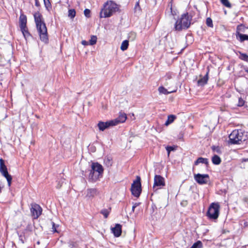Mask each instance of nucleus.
<instances>
[{
  "mask_svg": "<svg viewBox=\"0 0 248 248\" xmlns=\"http://www.w3.org/2000/svg\"><path fill=\"white\" fill-rule=\"evenodd\" d=\"M97 125L100 131H104L106 128H108L111 126H113L112 125V123H111V121L106 122L100 121L98 123Z\"/></svg>",
  "mask_w": 248,
  "mask_h": 248,
  "instance_id": "nucleus-15",
  "label": "nucleus"
},
{
  "mask_svg": "<svg viewBox=\"0 0 248 248\" xmlns=\"http://www.w3.org/2000/svg\"><path fill=\"white\" fill-rule=\"evenodd\" d=\"M20 29L24 38L26 39H27V38H28L31 35L28 31L27 26L22 27H20Z\"/></svg>",
  "mask_w": 248,
  "mask_h": 248,
  "instance_id": "nucleus-23",
  "label": "nucleus"
},
{
  "mask_svg": "<svg viewBox=\"0 0 248 248\" xmlns=\"http://www.w3.org/2000/svg\"><path fill=\"white\" fill-rule=\"evenodd\" d=\"M166 149L168 152V155H169L170 152L175 150V148L172 146H167Z\"/></svg>",
  "mask_w": 248,
  "mask_h": 248,
  "instance_id": "nucleus-41",
  "label": "nucleus"
},
{
  "mask_svg": "<svg viewBox=\"0 0 248 248\" xmlns=\"http://www.w3.org/2000/svg\"><path fill=\"white\" fill-rule=\"evenodd\" d=\"M95 172H96L94 171L91 169L88 176V180L89 182H95L99 179L100 176H99V175H98V174Z\"/></svg>",
  "mask_w": 248,
  "mask_h": 248,
  "instance_id": "nucleus-14",
  "label": "nucleus"
},
{
  "mask_svg": "<svg viewBox=\"0 0 248 248\" xmlns=\"http://www.w3.org/2000/svg\"><path fill=\"white\" fill-rule=\"evenodd\" d=\"M129 43L128 40H124L123 41L121 46V49L123 51H124L128 48Z\"/></svg>",
  "mask_w": 248,
  "mask_h": 248,
  "instance_id": "nucleus-28",
  "label": "nucleus"
},
{
  "mask_svg": "<svg viewBox=\"0 0 248 248\" xmlns=\"http://www.w3.org/2000/svg\"><path fill=\"white\" fill-rule=\"evenodd\" d=\"M35 5L38 7H40V3H39L38 0H35Z\"/></svg>",
  "mask_w": 248,
  "mask_h": 248,
  "instance_id": "nucleus-46",
  "label": "nucleus"
},
{
  "mask_svg": "<svg viewBox=\"0 0 248 248\" xmlns=\"http://www.w3.org/2000/svg\"><path fill=\"white\" fill-rule=\"evenodd\" d=\"M20 29L24 38L26 39H27V38H28L31 35L28 31L27 26L22 27H20Z\"/></svg>",
  "mask_w": 248,
  "mask_h": 248,
  "instance_id": "nucleus-22",
  "label": "nucleus"
},
{
  "mask_svg": "<svg viewBox=\"0 0 248 248\" xmlns=\"http://www.w3.org/2000/svg\"><path fill=\"white\" fill-rule=\"evenodd\" d=\"M229 138V143L231 144H240L246 140L244 132L241 129L233 130L230 134Z\"/></svg>",
  "mask_w": 248,
  "mask_h": 248,
  "instance_id": "nucleus-4",
  "label": "nucleus"
},
{
  "mask_svg": "<svg viewBox=\"0 0 248 248\" xmlns=\"http://www.w3.org/2000/svg\"><path fill=\"white\" fill-rule=\"evenodd\" d=\"M236 39L240 42H243L244 41L247 40L248 41V35L247 34H239V36L236 37Z\"/></svg>",
  "mask_w": 248,
  "mask_h": 248,
  "instance_id": "nucleus-27",
  "label": "nucleus"
},
{
  "mask_svg": "<svg viewBox=\"0 0 248 248\" xmlns=\"http://www.w3.org/2000/svg\"><path fill=\"white\" fill-rule=\"evenodd\" d=\"M84 14L87 17H90L91 16V11L88 9H85L84 11Z\"/></svg>",
  "mask_w": 248,
  "mask_h": 248,
  "instance_id": "nucleus-39",
  "label": "nucleus"
},
{
  "mask_svg": "<svg viewBox=\"0 0 248 248\" xmlns=\"http://www.w3.org/2000/svg\"><path fill=\"white\" fill-rule=\"evenodd\" d=\"M160 94H168L175 91H168V90L163 86H160L158 89Z\"/></svg>",
  "mask_w": 248,
  "mask_h": 248,
  "instance_id": "nucleus-25",
  "label": "nucleus"
},
{
  "mask_svg": "<svg viewBox=\"0 0 248 248\" xmlns=\"http://www.w3.org/2000/svg\"><path fill=\"white\" fill-rule=\"evenodd\" d=\"M200 163L204 164L206 165H208V159L206 158H203L202 157H200L198 158V159L194 162V165L197 166Z\"/></svg>",
  "mask_w": 248,
  "mask_h": 248,
  "instance_id": "nucleus-21",
  "label": "nucleus"
},
{
  "mask_svg": "<svg viewBox=\"0 0 248 248\" xmlns=\"http://www.w3.org/2000/svg\"><path fill=\"white\" fill-rule=\"evenodd\" d=\"M99 194V192L96 188H88L87 190L86 197L92 199Z\"/></svg>",
  "mask_w": 248,
  "mask_h": 248,
  "instance_id": "nucleus-13",
  "label": "nucleus"
},
{
  "mask_svg": "<svg viewBox=\"0 0 248 248\" xmlns=\"http://www.w3.org/2000/svg\"><path fill=\"white\" fill-rule=\"evenodd\" d=\"M209 70L207 72L206 75L202 78L199 79L198 81V86H203L205 85L208 80Z\"/></svg>",
  "mask_w": 248,
  "mask_h": 248,
  "instance_id": "nucleus-19",
  "label": "nucleus"
},
{
  "mask_svg": "<svg viewBox=\"0 0 248 248\" xmlns=\"http://www.w3.org/2000/svg\"><path fill=\"white\" fill-rule=\"evenodd\" d=\"M212 149L214 151H216L217 153H220V149L218 147L213 146H212Z\"/></svg>",
  "mask_w": 248,
  "mask_h": 248,
  "instance_id": "nucleus-43",
  "label": "nucleus"
},
{
  "mask_svg": "<svg viewBox=\"0 0 248 248\" xmlns=\"http://www.w3.org/2000/svg\"><path fill=\"white\" fill-rule=\"evenodd\" d=\"M119 11V6L112 0H108L103 4L99 16L100 18H107L111 16L116 12Z\"/></svg>",
  "mask_w": 248,
  "mask_h": 248,
  "instance_id": "nucleus-2",
  "label": "nucleus"
},
{
  "mask_svg": "<svg viewBox=\"0 0 248 248\" xmlns=\"http://www.w3.org/2000/svg\"><path fill=\"white\" fill-rule=\"evenodd\" d=\"M31 212L34 219H37L41 215L42 209L41 206L36 203L31 204Z\"/></svg>",
  "mask_w": 248,
  "mask_h": 248,
  "instance_id": "nucleus-8",
  "label": "nucleus"
},
{
  "mask_svg": "<svg viewBox=\"0 0 248 248\" xmlns=\"http://www.w3.org/2000/svg\"><path fill=\"white\" fill-rule=\"evenodd\" d=\"M138 205V204L137 203H135L133 206H132V212H134L135 208Z\"/></svg>",
  "mask_w": 248,
  "mask_h": 248,
  "instance_id": "nucleus-47",
  "label": "nucleus"
},
{
  "mask_svg": "<svg viewBox=\"0 0 248 248\" xmlns=\"http://www.w3.org/2000/svg\"><path fill=\"white\" fill-rule=\"evenodd\" d=\"M0 172L2 175L6 179L8 186H10L11 185L12 177V176L9 174L7 169L0 170Z\"/></svg>",
  "mask_w": 248,
  "mask_h": 248,
  "instance_id": "nucleus-17",
  "label": "nucleus"
},
{
  "mask_svg": "<svg viewBox=\"0 0 248 248\" xmlns=\"http://www.w3.org/2000/svg\"><path fill=\"white\" fill-rule=\"evenodd\" d=\"M165 186V179L159 175H155L154 177L153 190L156 191L158 189Z\"/></svg>",
  "mask_w": 248,
  "mask_h": 248,
  "instance_id": "nucleus-7",
  "label": "nucleus"
},
{
  "mask_svg": "<svg viewBox=\"0 0 248 248\" xmlns=\"http://www.w3.org/2000/svg\"><path fill=\"white\" fill-rule=\"evenodd\" d=\"M52 230L53 232H57V231L56 230V227H55V224L54 222H52Z\"/></svg>",
  "mask_w": 248,
  "mask_h": 248,
  "instance_id": "nucleus-44",
  "label": "nucleus"
},
{
  "mask_svg": "<svg viewBox=\"0 0 248 248\" xmlns=\"http://www.w3.org/2000/svg\"><path fill=\"white\" fill-rule=\"evenodd\" d=\"M7 169V167L4 164V161L3 159L0 158V171Z\"/></svg>",
  "mask_w": 248,
  "mask_h": 248,
  "instance_id": "nucleus-34",
  "label": "nucleus"
},
{
  "mask_svg": "<svg viewBox=\"0 0 248 248\" xmlns=\"http://www.w3.org/2000/svg\"><path fill=\"white\" fill-rule=\"evenodd\" d=\"M244 104L245 101L241 97L239 98L237 106L242 107L244 106Z\"/></svg>",
  "mask_w": 248,
  "mask_h": 248,
  "instance_id": "nucleus-40",
  "label": "nucleus"
},
{
  "mask_svg": "<svg viewBox=\"0 0 248 248\" xmlns=\"http://www.w3.org/2000/svg\"><path fill=\"white\" fill-rule=\"evenodd\" d=\"M100 213L104 216L105 218H107L109 214V211L107 209H103L100 211Z\"/></svg>",
  "mask_w": 248,
  "mask_h": 248,
  "instance_id": "nucleus-35",
  "label": "nucleus"
},
{
  "mask_svg": "<svg viewBox=\"0 0 248 248\" xmlns=\"http://www.w3.org/2000/svg\"><path fill=\"white\" fill-rule=\"evenodd\" d=\"M220 206L218 203H212L208 209L206 213V216L210 220L217 219L219 214Z\"/></svg>",
  "mask_w": 248,
  "mask_h": 248,
  "instance_id": "nucleus-5",
  "label": "nucleus"
},
{
  "mask_svg": "<svg viewBox=\"0 0 248 248\" xmlns=\"http://www.w3.org/2000/svg\"><path fill=\"white\" fill-rule=\"evenodd\" d=\"M45 6L47 10L51 8V4L49 0H43Z\"/></svg>",
  "mask_w": 248,
  "mask_h": 248,
  "instance_id": "nucleus-36",
  "label": "nucleus"
},
{
  "mask_svg": "<svg viewBox=\"0 0 248 248\" xmlns=\"http://www.w3.org/2000/svg\"><path fill=\"white\" fill-rule=\"evenodd\" d=\"M243 161H244V162L248 161V158L243 159Z\"/></svg>",
  "mask_w": 248,
  "mask_h": 248,
  "instance_id": "nucleus-49",
  "label": "nucleus"
},
{
  "mask_svg": "<svg viewBox=\"0 0 248 248\" xmlns=\"http://www.w3.org/2000/svg\"><path fill=\"white\" fill-rule=\"evenodd\" d=\"M27 19L26 16L23 13H21L19 19V27L27 26Z\"/></svg>",
  "mask_w": 248,
  "mask_h": 248,
  "instance_id": "nucleus-18",
  "label": "nucleus"
},
{
  "mask_svg": "<svg viewBox=\"0 0 248 248\" xmlns=\"http://www.w3.org/2000/svg\"><path fill=\"white\" fill-rule=\"evenodd\" d=\"M203 245L202 242L199 240L194 243L190 248H202Z\"/></svg>",
  "mask_w": 248,
  "mask_h": 248,
  "instance_id": "nucleus-30",
  "label": "nucleus"
},
{
  "mask_svg": "<svg viewBox=\"0 0 248 248\" xmlns=\"http://www.w3.org/2000/svg\"><path fill=\"white\" fill-rule=\"evenodd\" d=\"M166 78L167 79H169L171 78V75L170 74H167L166 75Z\"/></svg>",
  "mask_w": 248,
  "mask_h": 248,
  "instance_id": "nucleus-48",
  "label": "nucleus"
},
{
  "mask_svg": "<svg viewBox=\"0 0 248 248\" xmlns=\"http://www.w3.org/2000/svg\"><path fill=\"white\" fill-rule=\"evenodd\" d=\"M206 24L207 26L209 27H213V21L212 19L210 17H208L206 19Z\"/></svg>",
  "mask_w": 248,
  "mask_h": 248,
  "instance_id": "nucleus-37",
  "label": "nucleus"
},
{
  "mask_svg": "<svg viewBox=\"0 0 248 248\" xmlns=\"http://www.w3.org/2000/svg\"><path fill=\"white\" fill-rule=\"evenodd\" d=\"M245 71L248 73V68L245 69Z\"/></svg>",
  "mask_w": 248,
  "mask_h": 248,
  "instance_id": "nucleus-50",
  "label": "nucleus"
},
{
  "mask_svg": "<svg viewBox=\"0 0 248 248\" xmlns=\"http://www.w3.org/2000/svg\"><path fill=\"white\" fill-rule=\"evenodd\" d=\"M76 16V11L74 9H69L68 10V16L71 19L75 17Z\"/></svg>",
  "mask_w": 248,
  "mask_h": 248,
  "instance_id": "nucleus-31",
  "label": "nucleus"
},
{
  "mask_svg": "<svg viewBox=\"0 0 248 248\" xmlns=\"http://www.w3.org/2000/svg\"><path fill=\"white\" fill-rule=\"evenodd\" d=\"M91 169L98 174V175L100 177L102 176V174L104 171V169L103 166L98 163V162L92 163L91 166Z\"/></svg>",
  "mask_w": 248,
  "mask_h": 248,
  "instance_id": "nucleus-11",
  "label": "nucleus"
},
{
  "mask_svg": "<svg viewBox=\"0 0 248 248\" xmlns=\"http://www.w3.org/2000/svg\"><path fill=\"white\" fill-rule=\"evenodd\" d=\"M176 119V116L174 115H169L168 116L167 120L166 121V122L165 123V125L166 126L169 125L170 124L173 123Z\"/></svg>",
  "mask_w": 248,
  "mask_h": 248,
  "instance_id": "nucleus-24",
  "label": "nucleus"
},
{
  "mask_svg": "<svg viewBox=\"0 0 248 248\" xmlns=\"http://www.w3.org/2000/svg\"><path fill=\"white\" fill-rule=\"evenodd\" d=\"M134 9H135V11H141V8L140 7V6L139 4V1H138L136 2Z\"/></svg>",
  "mask_w": 248,
  "mask_h": 248,
  "instance_id": "nucleus-42",
  "label": "nucleus"
},
{
  "mask_svg": "<svg viewBox=\"0 0 248 248\" xmlns=\"http://www.w3.org/2000/svg\"><path fill=\"white\" fill-rule=\"evenodd\" d=\"M97 42V37L94 35H92L91 37V39L89 41L90 45L93 46L95 45Z\"/></svg>",
  "mask_w": 248,
  "mask_h": 248,
  "instance_id": "nucleus-32",
  "label": "nucleus"
},
{
  "mask_svg": "<svg viewBox=\"0 0 248 248\" xmlns=\"http://www.w3.org/2000/svg\"><path fill=\"white\" fill-rule=\"evenodd\" d=\"M247 29L248 28L243 24H241L238 25L236 27V37L239 36V34H242L241 32H245Z\"/></svg>",
  "mask_w": 248,
  "mask_h": 248,
  "instance_id": "nucleus-20",
  "label": "nucleus"
},
{
  "mask_svg": "<svg viewBox=\"0 0 248 248\" xmlns=\"http://www.w3.org/2000/svg\"><path fill=\"white\" fill-rule=\"evenodd\" d=\"M131 191L134 196L136 197H139L140 196L141 192V185L140 176H137L136 179L134 181L131 185Z\"/></svg>",
  "mask_w": 248,
  "mask_h": 248,
  "instance_id": "nucleus-6",
  "label": "nucleus"
},
{
  "mask_svg": "<svg viewBox=\"0 0 248 248\" xmlns=\"http://www.w3.org/2000/svg\"><path fill=\"white\" fill-rule=\"evenodd\" d=\"M104 162L108 167H109L112 165V160L108 157L105 159Z\"/></svg>",
  "mask_w": 248,
  "mask_h": 248,
  "instance_id": "nucleus-38",
  "label": "nucleus"
},
{
  "mask_svg": "<svg viewBox=\"0 0 248 248\" xmlns=\"http://www.w3.org/2000/svg\"><path fill=\"white\" fill-rule=\"evenodd\" d=\"M194 179L198 184L203 185L207 184L209 179V176L207 174L198 173L194 175Z\"/></svg>",
  "mask_w": 248,
  "mask_h": 248,
  "instance_id": "nucleus-9",
  "label": "nucleus"
},
{
  "mask_svg": "<svg viewBox=\"0 0 248 248\" xmlns=\"http://www.w3.org/2000/svg\"><path fill=\"white\" fill-rule=\"evenodd\" d=\"M31 227L28 225L23 232L19 234V239L22 243H24L26 237L29 235V233L31 232Z\"/></svg>",
  "mask_w": 248,
  "mask_h": 248,
  "instance_id": "nucleus-12",
  "label": "nucleus"
},
{
  "mask_svg": "<svg viewBox=\"0 0 248 248\" xmlns=\"http://www.w3.org/2000/svg\"><path fill=\"white\" fill-rule=\"evenodd\" d=\"M111 230L115 237H119L122 233V226L119 224H116Z\"/></svg>",
  "mask_w": 248,
  "mask_h": 248,
  "instance_id": "nucleus-16",
  "label": "nucleus"
},
{
  "mask_svg": "<svg viewBox=\"0 0 248 248\" xmlns=\"http://www.w3.org/2000/svg\"><path fill=\"white\" fill-rule=\"evenodd\" d=\"M33 16L40 39L44 43L47 44L48 43L47 30L46 24L42 19V16L39 12L35 13Z\"/></svg>",
  "mask_w": 248,
  "mask_h": 248,
  "instance_id": "nucleus-1",
  "label": "nucleus"
},
{
  "mask_svg": "<svg viewBox=\"0 0 248 248\" xmlns=\"http://www.w3.org/2000/svg\"><path fill=\"white\" fill-rule=\"evenodd\" d=\"M127 119V116L124 112H120L119 116L115 119L111 120V123H112L113 126L118 125L120 123H124Z\"/></svg>",
  "mask_w": 248,
  "mask_h": 248,
  "instance_id": "nucleus-10",
  "label": "nucleus"
},
{
  "mask_svg": "<svg viewBox=\"0 0 248 248\" xmlns=\"http://www.w3.org/2000/svg\"><path fill=\"white\" fill-rule=\"evenodd\" d=\"M81 44L82 45H84V46H88L89 44V43L85 40H82L81 41Z\"/></svg>",
  "mask_w": 248,
  "mask_h": 248,
  "instance_id": "nucleus-45",
  "label": "nucleus"
},
{
  "mask_svg": "<svg viewBox=\"0 0 248 248\" xmlns=\"http://www.w3.org/2000/svg\"><path fill=\"white\" fill-rule=\"evenodd\" d=\"M238 53L240 54L239 56L240 59L245 62H248V55L247 54L242 53L240 51H238Z\"/></svg>",
  "mask_w": 248,
  "mask_h": 248,
  "instance_id": "nucleus-29",
  "label": "nucleus"
},
{
  "mask_svg": "<svg viewBox=\"0 0 248 248\" xmlns=\"http://www.w3.org/2000/svg\"><path fill=\"white\" fill-rule=\"evenodd\" d=\"M220 2L225 7L227 8H231L232 5L228 0H220Z\"/></svg>",
  "mask_w": 248,
  "mask_h": 248,
  "instance_id": "nucleus-33",
  "label": "nucleus"
},
{
  "mask_svg": "<svg viewBox=\"0 0 248 248\" xmlns=\"http://www.w3.org/2000/svg\"><path fill=\"white\" fill-rule=\"evenodd\" d=\"M192 18V16L188 13L182 14L175 22L174 27L175 31H180L187 29L190 26Z\"/></svg>",
  "mask_w": 248,
  "mask_h": 248,
  "instance_id": "nucleus-3",
  "label": "nucleus"
},
{
  "mask_svg": "<svg viewBox=\"0 0 248 248\" xmlns=\"http://www.w3.org/2000/svg\"><path fill=\"white\" fill-rule=\"evenodd\" d=\"M212 163L215 165H219L221 163V159L219 156L215 155L212 158Z\"/></svg>",
  "mask_w": 248,
  "mask_h": 248,
  "instance_id": "nucleus-26",
  "label": "nucleus"
}]
</instances>
